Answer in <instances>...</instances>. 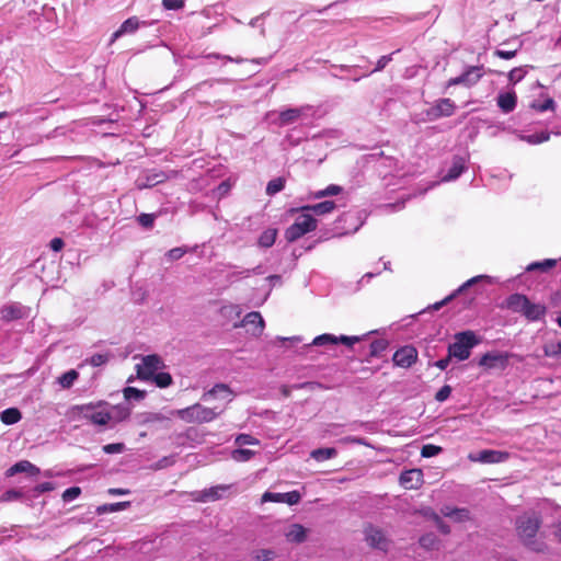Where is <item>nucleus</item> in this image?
<instances>
[{
    "mask_svg": "<svg viewBox=\"0 0 561 561\" xmlns=\"http://www.w3.org/2000/svg\"><path fill=\"white\" fill-rule=\"evenodd\" d=\"M541 527V518L535 513H525L516 518L515 529L519 540L525 547L537 553L547 550V545L536 539V535Z\"/></svg>",
    "mask_w": 561,
    "mask_h": 561,
    "instance_id": "f257e3e1",
    "label": "nucleus"
},
{
    "mask_svg": "<svg viewBox=\"0 0 561 561\" xmlns=\"http://www.w3.org/2000/svg\"><path fill=\"white\" fill-rule=\"evenodd\" d=\"M506 307L513 312L523 314L528 321L535 322L542 319L547 308L541 304H534L526 295L512 294L505 300Z\"/></svg>",
    "mask_w": 561,
    "mask_h": 561,
    "instance_id": "f03ea898",
    "label": "nucleus"
},
{
    "mask_svg": "<svg viewBox=\"0 0 561 561\" xmlns=\"http://www.w3.org/2000/svg\"><path fill=\"white\" fill-rule=\"evenodd\" d=\"M479 343V340L473 331H463L455 334V342L449 344V357L465 360L469 358L471 348Z\"/></svg>",
    "mask_w": 561,
    "mask_h": 561,
    "instance_id": "7ed1b4c3",
    "label": "nucleus"
},
{
    "mask_svg": "<svg viewBox=\"0 0 561 561\" xmlns=\"http://www.w3.org/2000/svg\"><path fill=\"white\" fill-rule=\"evenodd\" d=\"M317 220L309 213L302 211L285 231V239L288 242H295L306 233L317 229Z\"/></svg>",
    "mask_w": 561,
    "mask_h": 561,
    "instance_id": "20e7f679",
    "label": "nucleus"
},
{
    "mask_svg": "<svg viewBox=\"0 0 561 561\" xmlns=\"http://www.w3.org/2000/svg\"><path fill=\"white\" fill-rule=\"evenodd\" d=\"M482 70L483 66H469L460 76L450 78L447 81V88L459 84L470 88L477 84L483 77Z\"/></svg>",
    "mask_w": 561,
    "mask_h": 561,
    "instance_id": "39448f33",
    "label": "nucleus"
},
{
    "mask_svg": "<svg viewBox=\"0 0 561 561\" xmlns=\"http://www.w3.org/2000/svg\"><path fill=\"white\" fill-rule=\"evenodd\" d=\"M163 366L160 356L152 354L142 357V363L137 365V377L141 380L149 381L154 374Z\"/></svg>",
    "mask_w": 561,
    "mask_h": 561,
    "instance_id": "423d86ee",
    "label": "nucleus"
},
{
    "mask_svg": "<svg viewBox=\"0 0 561 561\" xmlns=\"http://www.w3.org/2000/svg\"><path fill=\"white\" fill-rule=\"evenodd\" d=\"M365 541L373 549H378L387 552L390 546V540L386 537L385 533L374 525H367L364 529Z\"/></svg>",
    "mask_w": 561,
    "mask_h": 561,
    "instance_id": "0eeeda50",
    "label": "nucleus"
},
{
    "mask_svg": "<svg viewBox=\"0 0 561 561\" xmlns=\"http://www.w3.org/2000/svg\"><path fill=\"white\" fill-rule=\"evenodd\" d=\"M417 350L412 345H405L397 350L392 356L394 366L410 368L417 360Z\"/></svg>",
    "mask_w": 561,
    "mask_h": 561,
    "instance_id": "6e6552de",
    "label": "nucleus"
},
{
    "mask_svg": "<svg viewBox=\"0 0 561 561\" xmlns=\"http://www.w3.org/2000/svg\"><path fill=\"white\" fill-rule=\"evenodd\" d=\"M510 455L506 451L483 449L477 455L470 454L468 458L473 462L482 463H497L508 459Z\"/></svg>",
    "mask_w": 561,
    "mask_h": 561,
    "instance_id": "1a4fd4ad",
    "label": "nucleus"
},
{
    "mask_svg": "<svg viewBox=\"0 0 561 561\" xmlns=\"http://www.w3.org/2000/svg\"><path fill=\"white\" fill-rule=\"evenodd\" d=\"M399 482L407 490H416L423 483V472L421 469L405 470L400 474Z\"/></svg>",
    "mask_w": 561,
    "mask_h": 561,
    "instance_id": "9d476101",
    "label": "nucleus"
},
{
    "mask_svg": "<svg viewBox=\"0 0 561 561\" xmlns=\"http://www.w3.org/2000/svg\"><path fill=\"white\" fill-rule=\"evenodd\" d=\"M301 495L298 491H290L287 493H273L265 492L262 496L263 502L287 503L288 505L298 504Z\"/></svg>",
    "mask_w": 561,
    "mask_h": 561,
    "instance_id": "9b49d317",
    "label": "nucleus"
},
{
    "mask_svg": "<svg viewBox=\"0 0 561 561\" xmlns=\"http://www.w3.org/2000/svg\"><path fill=\"white\" fill-rule=\"evenodd\" d=\"M238 327H252L250 329L251 333L257 336L262 334L265 323L260 312L252 311L245 314L239 324H234V328Z\"/></svg>",
    "mask_w": 561,
    "mask_h": 561,
    "instance_id": "f8f14e48",
    "label": "nucleus"
},
{
    "mask_svg": "<svg viewBox=\"0 0 561 561\" xmlns=\"http://www.w3.org/2000/svg\"><path fill=\"white\" fill-rule=\"evenodd\" d=\"M508 363V355L502 353H486L484 354L480 360L479 365L481 367L492 369V368H505Z\"/></svg>",
    "mask_w": 561,
    "mask_h": 561,
    "instance_id": "ddd939ff",
    "label": "nucleus"
},
{
    "mask_svg": "<svg viewBox=\"0 0 561 561\" xmlns=\"http://www.w3.org/2000/svg\"><path fill=\"white\" fill-rule=\"evenodd\" d=\"M139 26H140V21L137 16L128 18L126 21H124L122 23L119 28L112 34L110 44H113L117 38H119L121 36L125 35V34L135 33L139 28Z\"/></svg>",
    "mask_w": 561,
    "mask_h": 561,
    "instance_id": "4468645a",
    "label": "nucleus"
},
{
    "mask_svg": "<svg viewBox=\"0 0 561 561\" xmlns=\"http://www.w3.org/2000/svg\"><path fill=\"white\" fill-rule=\"evenodd\" d=\"M497 106L505 114L511 113L515 110L517 104V96L514 91L500 93L497 99Z\"/></svg>",
    "mask_w": 561,
    "mask_h": 561,
    "instance_id": "2eb2a0df",
    "label": "nucleus"
},
{
    "mask_svg": "<svg viewBox=\"0 0 561 561\" xmlns=\"http://www.w3.org/2000/svg\"><path fill=\"white\" fill-rule=\"evenodd\" d=\"M219 415L216 409L204 407L199 403H195V423H209Z\"/></svg>",
    "mask_w": 561,
    "mask_h": 561,
    "instance_id": "dca6fc26",
    "label": "nucleus"
},
{
    "mask_svg": "<svg viewBox=\"0 0 561 561\" xmlns=\"http://www.w3.org/2000/svg\"><path fill=\"white\" fill-rule=\"evenodd\" d=\"M210 398H224L227 399L228 402H230L232 400V391L228 385L217 383L210 390L205 392L202 397L203 400H208Z\"/></svg>",
    "mask_w": 561,
    "mask_h": 561,
    "instance_id": "f3484780",
    "label": "nucleus"
},
{
    "mask_svg": "<svg viewBox=\"0 0 561 561\" xmlns=\"http://www.w3.org/2000/svg\"><path fill=\"white\" fill-rule=\"evenodd\" d=\"M456 105L450 99H439L433 106V112L436 117H449L455 113Z\"/></svg>",
    "mask_w": 561,
    "mask_h": 561,
    "instance_id": "a211bd4d",
    "label": "nucleus"
},
{
    "mask_svg": "<svg viewBox=\"0 0 561 561\" xmlns=\"http://www.w3.org/2000/svg\"><path fill=\"white\" fill-rule=\"evenodd\" d=\"M440 513L445 517H449L455 522L462 523L470 519V512L467 508H458L451 506H444L440 508Z\"/></svg>",
    "mask_w": 561,
    "mask_h": 561,
    "instance_id": "6ab92c4d",
    "label": "nucleus"
},
{
    "mask_svg": "<svg viewBox=\"0 0 561 561\" xmlns=\"http://www.w3.org/2000/svg\"><path fill=\"white\" fill-rule=\"evenodd\" d=\"M285 536L289 542L301 543L307 539V530L300 524H293Z\"/></svg>",
    "mask_w": 561,
    "mask_h": 561,
    "instance_id": "aec40b11",
    "label": "nucleus"
},
{
    "mask_svg": "<svg viewBox=\"0 0 561 561\" xmlns=\"http://www.w3.org/2000/svg\"><path fill=\"white\" fill-rule=\"evenodd\" d=\"M38 468L35 467L32 462L28 460H21L16 463H14L12 467H10L7 470V477H13L16 473L27 472L30 474H36L38 473Z\"/></svg>",
    "mask_w": 561,
    "mask_h": 561,
    "instance_id": "412c9836",
    "label": "nucleus"
},
{
    "mask_svg": "<svg viewBox=\"0 0 561 561\" xmlns=\"http://www.w3.org/2000/svg\"><path fill=\"white\" fill-rule=\"evenodd\" d=\"M336 205L333 201H324L314 205H307L300 207L298 210L312 211L316 215H325L335 209Z\"/></svg>",
    "mask_w": 561,
    "mask_h": 561,
    "instance_id": "4be33fe9",
    "label": "nucleus"
},
{
    "mask_svg": "<svg viewBox=\"0 0 561 561\" xmlns=\"http://www.w3.org/2000/svg\"><path fill=\"white\" fill-rule=\"evenodd\" d=\"M304 114V107L300 108H287L279 113V122L282 125H289L298 121Z\"/></svg>",
    "mask_w": 561,
    "mask_h": 561,
    "instance_id": "5701e85b",
    "label": "nucleus"
},
{
    "mask_svg": "<svg viewBox=\"0 0 561 561\" xmlns=\"http://www.w3.org/2000/svg\"><path fill=\"white\" fill-rule=\"evenodd\" d=\"M227 490V485L211 486L202 492L199 500L203 502L219 500L221 497L222 492H226Z\"/></svg>",
    "mask_w": 561,
    "mask_h": 561,
    "instance_id": "b1692460",
    "label": "nucleus"
},
{
    "mask_svg": "<svg viewBox=\"0 0 561 561\" xmlns=\"http://www.w3.org/2000/svg\"><path fill=\"white\" fill-rule=\"evenodd\" d=\"M465 170V161L460 157H455L453 161V165L448 170L447 174L444 175V181L456 180Z\"/></svg>",
    "mask_w": 561,
    "mask_h": 561,
    "instance_id": "393cba45",
    "label": "nucleus"
},
{
    "mask_svg": "<svg viewBox=\"0 0 561 561\" xmlns=\"http://www.w3.org/2000/svg\"><path fill=\"white\" fill-rule=\"evenodd\" d=\"M0 419L2 423L7 425H12L18 423L22 419V413L16 408H9L1 412Z\"/></svg>",
    "mask_w": 561,
    "mask_h": 561,
    "instance_id": "a878e982",
    "label": "nucleus"
},
{
    "mask_svg": "<svg viewBox=\"0 0 561 561\" xmlns=\"http://www.w3.org/2000/svg\"><path fill=\"white\" fill-rule=\"evenodd\" d=\"M481 278H482V276L472 277L471 279L467 280L462 286H460L459 289L455 294H451V295L447 296L446 298H444L443 300H440L438 302H435L430 308L433 309V310H439L443 306L448 304L456 296L457 293L462 291L463 289H466L467 287H469L472 284L477 283Z\"/></svg>",
    "mask_w": 561,
    "mask_h": 561,
    "instance_id": "bb28decb",
    "label": "nucleus"
},
{
    "mask_svg": "<svg viewBox=\"0 0 561 561\" xmlns=\"http://www.w3.org/2000/svg\"><path fill=\"white\" fill-rule=\"evenodd\" d=\"M439 539L438 537L433 533L424 534L420 537L419 543L422 548L425 550H434L439 548Z\"/></svg>",
    "mask_w": 561,
    "mask_h": 561,
    "instance_id": "cd10ccee",
    "label": "nucleus"
},
{
    "mask_svg": "<svg viewBox=\"0 0 561 561\" xmlns=\"http://www.w3.org/2000/svg\"><path fill=\"white\" fill-rule=\"evenodd\" d=\"M337 454L335 448H318L311 451L310 456L317 461H324L335 457Z\"/></svg>",
    "mask_w": 561,
    "mask_h": 561,
    "instance_id": "c85d7f7f",
    "label": "nucleus"
},
{
    "mask_svg": "<svg viewBox=\"0 0 561 561\" xmlns=\"http://www.w3.org/2000/svg\"><path fill=\"white\" fill-rule=\"evenodd\" d=\"M543 355L550 358H561V342H547L542 346Z\"/></svg>",
    "mask_w": 561,
    "mask_h": 561,
    "instance_id": "c756f323",
    "label": "nucleus"
},
{
    "mask_svg": "<svg viewBox=\"0 0 561 561\" xmlns=\"http://www.w3.org/2000/svg\"><path fill=\"white\" fill-rule=\"evenodd\" d=\"M1 316L2 319L7 321L20 319L22 317V310L18 306L8 305L1 309Z\"/></svg>",
    "mask_w": 561,
    "mask_h": 561,
    "instance_id": "7c9ffc66",
    "label": "nucleus"
},
{
    "mask_svg": "<svg viewBox=\"0 0 561 561\" xmlns=\"http://www.w3.org/2000/svg\"><path fill=\"white\" fill-rule=\"evenodd\" d=\"M84 417L90 420V422L93 424L106 425L112 420V414L110 412L99 411L92 413L91 415L84 414Z\"/></svg>",
    "mask_w": 561,
    "mask_h": 561,
    "instance_id": "2f4dec72",
    "label": "nucleus"
},
{
    "mask_svg": "<svg viewBox=\"0 0 561 561\" xmlns=\"http://www.w3.org/2000/svg\"><path fill=\"white\" fill-rule=\"evenodd\" d=\"M286 184V180L283 176L275 178L271 180L266 185V194L270 196L275 195L276 193L284 190Z\"/></svg>",
    "mask_w": 561,
    "mask_h": 561,
    "instance_id": "473e14b6",
    "label": "nucleus"
},
{
    "mask_svg": "<svg viewBox=\"0 0 561 561\" xmlns=\"http://www.w3.org/2000/svg\"><path fill=\"white\" fill-rule=\"evenodd\" d=\"M276 236V229H267L261 233L259 244L263 248H270L275 243Z\"/></svg>",
    "mask_w": 561,
    "mask_h": 561,
    "instance_id": "72a5a7b5",
    "label": "nucleus"
},
{
    "mask_svg": "<svg viewBox=\"0 0 561 561\" xmlns=\"http://www.w3.org/2000/svg\"><path fill=\"white\" fill-rule=\"evenodd\" d=\"M78 377V371L75 369H70L58 378V382L62 388L68 389L73 385Z\"/></svg>",
    "mask_w": 561,
    "mask_h": 561,
    "instance_id": "f704fd0d",
    "label": "nucleus"
},
{
    "mask_svg": "<svg viewBox=\"0 0 561 561\" xmlns=\"http://www.w3.org/2000/svg\"><path fill=\"white\" fill-rule=\"evenodd\" d=\"M343 191L342 186L336 184H330L324 190H320L313 194L314 198H322L325 196H335L341 194Z\"/></svg>",
    "mask_w": 561,
    "mask_h": 561,
    "instance_id": "c9c22d12",
    "label": "nucleus"
},
{
    "mask_svg": "<svg viewBox=\"0 0 561 561\" xmlns=\"http://www.w3.org/2000/svg\"><path fill=\"white\" fill-rule=\"evenodd\" d=\"M176 416L186 423H195V404L180 409L175 412Z\"/></svg>",
    "mask_w": 561,
    "mask_h": 561,
    "instance_id": "e433bc0d",
    "label": "nucleus"
},
{
    "mask_svg": "<svg viewBox=\"0 0 561 561\" xmlns=\"http://www.w3.org/2000/svg\"><path fill=\"white\" fill-rule=\"evenodd\" d=\"M152 381L159 387V388H167L172 383V377L169 373H157L151 378Z\"/></svg>",
    "mask_w": 561,
    "mask_h": 561,
    "instance_id": "4c0bfd02",
    "label": "nucleus"
},
{
    "mask_svg": "<svg viewBox=\"0 0 561 561\" xmlns=\"http://www.w3.org/2000/svg\"><path fill=\"white\" fill-rule=\"evenodd\" d=\"M255 561H272L276 558V552L273 549H257L253 551Z\"/></svg>",
    "mask_w": 561,
    "mask_h": 561,
    "instance_id": "58836bf2",
    "label": "nucleus"
},
{
    "mask_svg": "<svg viewBox=\"0 0 561 561\" xmlns=\"http://www.w3.org/2000/svg\"><path fill=\"white\" fill-rule=\"evenodd\" d=\"M557 264V261L553 260V259H547L542 262H536V263H533L528 266V271H534V270H540L542 272H547L548 270L554 267Z\"/></svg>",
    "mask_w": 561,
    "mask_h": 561,
    "instance_id": "ea45409f",
    "label": "nucleus"
},
{
    "mask_svg": "<svg viewBox=\"0 0 561 561\" xmlns=\"http://www.w3.org/2000/svg\"><path fill=\"white\" fill-rule=\"evenodd\" d=\"M130 408L125 405H116L114 408V414L112 415V419H115L117 422H122L127 420L130 416Z\"/></svg>",
    "mask_w": 561,
    "mask_h": 561,
    "instance_id": "a19ab883",
    "label": "nucleus"
},
{
    "mask_svg": "<svg viewBox=\"0 0 561 561\" xmlns=\"http://www.w3.org/2000/svg\"><path fill=\"white\" fill-rule=\"evenodd\" d=\"M124 398L126 400L136 399V400H142L146 397V391L139 390L134 387H126L123 390Z\"/></svg>",
    "mask_w": 561,
    "mask_h": 561,
    "instance_id": "79ce46f5",
    "label": "nucleus"
},
{
    "mask_svg": "<svg viewBox=\"0 0 561 561\" xmlns=\"http://www.w3.org/2000/svg\"><path fill=\"white\" fill-rule=\"evenodd\" d=\"M337 343H339L337 337L332 334H328V333L319 335V336L314 337V340L312 341V345H317V346H322V345H328V344H337Z\"/></svg>",
    "mask_w": 561,
    "mask_h": 561,
    "instance_id": "37998d69",
    "label": "nucleus"
},
{
    "mask_svg": "<svg viewBox=\"0 0 561 561\" xmlns=\"http://www.w3.org/2000/svg\"><path fill=\"white\" fill-rule=\"evenodd\" d=\"M549 138H550V134L548 131H541V133H536V134L526 136L525 140L528 144L538 145V144L548 141Z\"/></svg>",
    "mask_w": 561,
    "mask_h": 561,
    "instance_id": "c03bdc74",
    "label": "nucleus"
},
{
    "mask_svg": "<svg viewBox=\"0 0 561 561\" xmlns=\"http://www.w3.org/2000/svg\"><path fill=\"white\" fill-rule=\"evenodd\" d=\"M433 522L435 523L436 527L438 528V530L444 534V535H449L450 534V527L449 525H447L442 518L440 516L435 513V512H432L430 515H428Z\"/></svg>",
    "mask_w": 561,
    "mask_h": 561,
    "instance_id": "a18cd8bd",
    "label": "nucleus"
},
{
    "mask_svg": "<svg viewBox=\"0 0 561 561\" xmlns=\"http://www.w3.org/2000/svg\"><path fill=\"white\" fill-rule=\"evenodd\" d=\"M443 448L433 444L424 445L421 449V456L424 458H431L440 454Z\"/></svg>",
    "mask_w": 561,
    "mask_h": 561,
    "instance_id": "49530a36",
    "label": "nucleus"
},
{
    "mask_svg": "<svg viewBox=\"0 0 561 561\" xmlns=\"http://www.w3.org/2000/svg\"><path fill=\"white\" fill-rule=\"evenodd\" d=\"M254 456V451L250 449L239 448L232 453V458L237 461H248Z\"/></svg>",
    "mask_w": 561,
    "mask_h": 561,
    "instance_id": "de8ad7c7",
    "label": "nucleus"
},
{
    "mask_svg": "<svg viewBox=\"0 0 561 561\" xmlns=\"http://www.w3.org/2000/svg\"><path fill=\"white\" fill-rule=\"evenodd\" d=\"M527 71L523 67H516L508 72V80L512 83H517L523 80Z\"/></svg>",
    "mask_w": 561,
    "mask_h": 561,
    "instance_id": "09e8293b",
    "label": "nucleus"
},
{
    "mask_svg": "<svg viewBox=\"0 0 561 561\" xmlns=\"http://www.w3.org/2000/svg\"><path fill=\"white\" fill-rule=\"evenodd\" d=\"M387 348V342L385 340H376L370 344V355L378 356Z\"/></svg>",
    "mask_w": 561,
    "mask_h": 561,
    "instance_id": "8fccbe9b",
    "label": "nucleus"
},
{
    "mask_svg": "<svg viewBox=\"0 0 561 561\" xmlns=\"http://www.w3.org/2000/svg\"><path fill=\"white\" fill-rule=\"evenodd\" d=\"M154 219H156V215H153V214H141L137 218L139 225H141L144 228H147V229H150L153 227Z\"/></svg>",
    "mask_w": 561,
    "mask_h": 561,
    "instance_id": "3c124183",
    "label": "nucleus"
},
{
    "mask_svg": "<svg viewBox=\"0 0 561 561\" xmlns=\"http://www.w3.org/2000/svg\"><path fill=\"white\" fill-rule=\"evenodd\" d=\"M81 494V489L79 486H71L64 491L62 500L65 502L72 501L77 499Z\"/></svg>",
    "mask_w": 561,
    "mask_h": 561,
    "instance_id": "603ef678",
    "label": "nucleus"
},
{
    "mask_svg": "<svg viewBox=\"0 0 561 561\" xmlns=\"http://www.w3.org/2000/svg\"><path fill=\"white\" fill-rule=\"evenodd\" d=\"M236 444L239 446L257 445L259 440L249 434H240L236 438Z\"/></svg>",
    "mask_w": 561,
    "mask_h": 561,
    "instance_id": "864d4df0",
    "label": "nucleus"
},
{
    "mask_svg": "<svg viewBox=\"0 0 561 561\" xmlns=\"http://www.w3.org/2000/svg\"><path fill=\"white\" fill-rule=\"evenodd\" d=\"M185 5L184 0H162V7L165 10H180Z\"/></svg>",
    "mask_w": 561,
    "mask_h": 561,
    "instance_id": "5fc2aeb1",
    "label": "nucleus"
},
{
    "mask_svg": "<svg viewBox=\"0 0 561 561\" xmlns=\"http://www.w3.org/2000/svg\"><path fill=\"white\" fill-rule=\"evenodd\" d=\"M451 387L449 385H445L443 386L435 394V399L438 401V402H444L446 401L449 397H450V393H451Z\"/></svg>",
    "mask_w": 561,
    "mask_h": 561,
    "instance_id": "6e6d98bb",
    "label": "nucleus"
},
{
    "mask_svg": "<svg viewBox=\"0 0 561 561\" xmlns=\"http://www.w3.org/2000/svg\"><path fill=\"white\" fill-rule=\"evenodd\" d=\"M129 506V502H119V503H114V504H108V505H104L102 507H99V512H116V511H119L122 508H125Z\"/></svg>",
    "mask_w": 561,
    "mask_h": 561,
    "instance_id": "4d7b16f0",
    "label": "nucleus"
},
{
    "mask_svg": "<svg viewBox=\"0 0 561 561\" xmlns=\"http://www.w3.org/2000/svg\"><path fill=\"white\" fill-rule=\"evenodd\" d=\"M107 360L108 356L105 354H93L88 362L90 365L98 367L105 364Z\"/></svg>",
    "mask_w": 561,
    "mask_h": 561,
    "instance_id": "13d9d810",
    "label": "nucleus"
},
{
    "mask_svg": "<svg viewBox=\"0 0 561 561\" xmlns=\"http://www.w3.org/2000/svg\"><path fill=\"white\" fill-rule=\"evenodd\" d=\"M103 450L106 454L122 453L124 450V444H122V443L107 444V445L103 446Z\"/></svg>",
    "mask_w": 561,
    "mask_h": 561,
    "instance_id": "bf43d9fd",
    "label": "nucleus"
},
{
    "mask_svg": "<svg viewBox=\"0 0 561 561\" xmlns=\"http://www.w3.org/2000/svg\"><path fill=\"white\" fill-rule=\"evenodd\" d=\"M517 49L514 50H503V49H496L494 50V56L502 58V59H512L516 56Z\"/></svg>",
    "mask_w": 561,
    "mask_h": 561,
    "instance_id": "052dcab7",
    "label": "nucleus"
},
{
    "mask_svg": "<svg viewBox=\"0 0 561 561\" xmlns=\"http://www.w3.org/2000/svg\"><path fill=\"white\" fill-rule=\"evenodd\" d=\"M22 496V493L18 490H8L5 491L2 496H1V500L2 501H11V500H18Z\"/></svg>",
    "mask_w": 561,
    "mask_h": 561,
    "instance_id": "680f3d73",
    "label": "nucleus"
},
{
    "mask_svg": "<svg viewBox=\"0 0 561 561\" xmlns=\"http://www.w3.org/2000/svg\"><path fill=\"white\" fill-rule=\"evenodd\" d=\"M102 404H105V402L100 401L98 403H87V404L76 405L75 409L77 411H79L80 413H84L87 411L94 410L96 407H100Z\"/></svg>",
    "mask_w": 561,
    "mask_h": 561,
    "instance_id": "e2e57ef3",
    "label": "nucleus"
},
{
    "mask_svg": "<svg viewBox=\"0 0 561 561\" xmlns=\"http://www.w3.org/2000/svg\"><path fill=\"white\" fill-rule=\"evenodd\" d=\"M185 254V250H183L182 248H174V249H171L167 255L170 260L174 261V260H179L181 259L183 255Z\"/></svg>",
    "mask_w": 561,
    "mask_h": 561,
    "instance_id": "0e129e2a",
    "label": "nucleus"
},
{
    "mask_svg": "<svg viewBox=\"0 0 561 561\" xmlns=\"http://www.w3.org/2000/svg\"><path fill=\"white\" fill-rule=\"evenodd\" d=\"M337 340H339V343H343L351 347L359 341V337L342 335V336L337 337Z\"/></svg>",
    "mask_w": 561,
    "mask_h": 561,
    "instance_id": "69168bd1",
    "label": "nucleus"
},
{
    "mask_svg": "<svg viewBox=\"0 0 561 561\" xmlns=\"http://www.w3.org/2000/svg\"><path fill=\"white\" fill-rule=\"evenodd\" d=\"M64 245H65V242L61 238H54L50 241V249L55 252L61 251Z\"/></svg>",
    "mask_w": 561,
    "mask_h": 561,
    "instance_id": "338daca9",
    "label": "nucleus"
},
{
    "mask_svg": "<svg viewBox=\"0 0 561 561\" xmlns=\"http://www.w3.org/2000/svg\"><path fill=\"white\" fill-rule=\"evenodd\" d=\"M539 112H546L548 110L554 108V101L552 99H547L543 103L539 104L536 107Z\"/></svg>",
    "mask_w": 561,
    "mask_h": 561,
    "instance_id": "774afa93",
    "label": "nucleus"
}]
</instances>
